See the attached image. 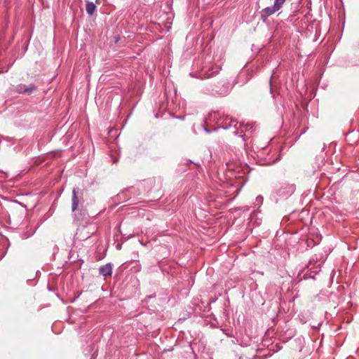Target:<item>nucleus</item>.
I'll list each match as a JSON object with an SVG mask.
<instances>
[{"label":"nucleus","mask_w":359,"mask_h":359,"mask_svg":"<svg viewBox=\"0 0 359 359\" xmlns=\"http://www.w3.org/2000/svg\"><path fill=\"white\" fill-rule=\"evenodd\" d=\"M286 0H275L272 6L264 8L261 11V18L264 21L268 17L278 11L283 6Z\"/></svg>","instance_id":"f257e3e1"},{"label":"nucleus","mask_w":359,"mask_h":359,"mask_svg":"<svg viewBox=\"0 0 359 359\" xmlns=\"http://www.w3.org/2000/svg\"><path fill=\"white\" fill-rule=\"evenodd\" d=\"M36 89V88L34 84H31L28 87L24 84H19L16 86L15 91L19 93L31 94Z\"/></svg>","instance_id":"f03ea898"},{"label":"nucleus","mask_w":359,"mask_h":359,"mask_svg":"<svg viewBox=\"0 0 359 359\" xmlns=\"http://www.w3.org/2000/svg\"><path fill=\"white\" fill-rule=\"evenodd\" d=\"M99 273L104 277L111 276L112 274V264L108 263L101 266L99 269Z\"/></svg>","instance_id":"7ed1b4c3"},{"label":"nucleus","mask_w":359,"mask_h":359,"mask_svg":"<svg viewBox=\"0 0 359 359\" xmlns=\"http://www.w3.org/2000/svg\"><path fill=\"white\" fill-rule=\"evenodd\" d=\"M78 205H79V199H78V197L76 196V189H74L73 191H72V210L73 212H74L77 209Z\"/></svg>","instance_id":"20e7f679"},{"label":"nucleus","mask_w":359,"mask_h":359,"mask_svg":"<svg viewBox=\"0 0 359 359\" xmlns=\"http://www.w3.org/2000/svg\"><path fill=\"white\" fill-rule=\"evenodd\" d=\"M96 9L95 5L93 2H88L86 5V12L89 15H93Z\"/></svg>","instance_id":"39448f33"},{"label":"nucleus","mask_w":359,"mask_h":359,"mask_svg":"<svg viewBox=\"0 0 359 359\" xmlns=\"http://www.w3.org/2000/svg\"><path fill=\"white\" fill-rule=\"evenodd\" d=\"M245 126L246 127H249L250 129L252 128V125L251 123H246Z\"/></svg>","instance_id":"423d86ee"},{"label":"nucleus","mask_w":359,"mask_h":359,"mask_svg":"<svg viewBox=\"0 0 359 359\" xmlns=\"http://www.w3.org/2000/svg\"><path fill=\"white\" fill-rule=\"evenodd\" d=\"M269 85H270V91H271V93H272L271 78L270 79V81H269Z\"/></svg>","instance_id":"0eeeda50"},{"label":"nucleus","mask_w":359,"mask_h":359,"mask_svg":"<svg viewBox=\"0 0 359 359\" xmlns=\"http://www.w3.org/2000/svg\"><path fill=\"white\" fill-rule=\"evenodd\" d=\"M205 130L206 131V133H210L211 132V130H210L209 129H208L207 128H205Z\"/></svg>","instance_id":"6e6552de"},{"label":"nucleus","mask_w":359,"mask_h":359,"mask_svg":"<svg viewBox=\"0 0 359 359\" xmlns=\"http://www.w3.org/2000/svg\"><path fill=\"white\" fill-rule=\"evenodd\" d=\"M240 125H241V126H243L244 123H240Z\"/></svg>","instance_id":"1a4fd4ad"}]
</instances>
